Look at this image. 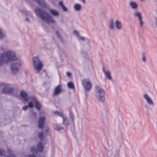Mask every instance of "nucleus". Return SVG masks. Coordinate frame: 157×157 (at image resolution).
Returning a JSON list of instances; mask_svg holds the SVG:
<instances>
[{"label": "nucleus", "mask_w": 157, "mask_h": 157, "mask_svg": "<svg viewBox=\"0 0 157 157\" xmlns=\"http://www.w3.org/2000/svg\"><path fill=\"white\" fill-rule=\"evenodd\" d=\"M49 10L51 14L55 17H58L59 15V12L56 10L49 9Z\"/></svg>", "instance_id": "17"}, {"label": "nucleus", "mask_w": 157, "mask_h": 157, "mask_svg": "<svg viewBox=\"0 0 157 157\" xmlns=\"http://www.w3.org/2000/svg\"><path fill=\"white\" fill-rule=\"evenodd\" d=\"M33 63L34 69L36 71V73L40 72L43 67V64L38 57H34L33 58Z\"/></svg>", "instance_id": "4"}, {"label": "nucleus", "mask_w": 157, "mask_h": 157, "mask_svg": "<svg viewBox=\"0 0 157 157\" xmlns=\"http://www.w3.org/2000/svg\"><path fill=\"white\" fill-rule=\"evenodd\" d=\"M115 26L116 29L120 30L122 27L121 23L118 20H116L115 22Z\"/></svg>", "instance_id": "16"}, {"label": "nucleus", "mask_w": 157, "mask_h": 157, "mask_svg": "<svg viewBox=\"0 0 157 157\" xmlns=\"http://www.w3.org/2000/svg\"><path fill=\"white\" fill-rule=\"evenodd\" d=\"M28 157H36V155L34 154L29 155Z\"/></svg>", "instance_id": "42"}, {"label": "nucleus", "mask_w": 157, "mask_h": 157, "mask_svg": "<svg viewBox=\"0 0 157 157\" xmlns=\"http://www.w3.org/2000/svg\"><path fill=\"white\" fill-rule=\"evenodd\" d=\"M20 96L23 98L25 101H28L27 94V93L23 90H22L20 92Z\"/></svg>", "instance_id": "15"}, {"label": "nucleus", "mask_w": 157, "mask_h": 157, "mask_svg": "<svg viewBox=\"0 0 157 157\" xmlns=\"http://www.w3.org/2000/svg\"><path fill=\"white\" fill-rule=\"evenodd\" d=\"M145 107L146 108H147V105H145Z\"/></svg>", "instance_id": "51"}, {"label": "nucleus", "mask_w": 157, "mask_h": 157, "mask_svg": "<svg viewBox=\"0 0 157 157\" xmlns=\"http://www.w3.org/2000/svg\"><path fill=\"white\" fill-rule=\"evenodd\" d=\"M28 107V106L26 105L24 106L23 107L22 109L24 110H26L27 109Z\"/></svg>", "instance_id": "41"}, {"label": "nucleus", "mask_w": 157, "mask_h": 157, "mask_svg": "<svg viewBox=\"0 0 157 157\" xmlns=\"http://www.w3.org/2000/svg\"><path fill=\"white\" fill-rule=\"evenodd\" d=\"M31 99L32 100V101H35H35H37L36 99V98L35 97L33 96H32L31 97Z\"/></svg>", "instance_id": "40"}, {"label": "nucleus", "mask_w": 157, "mask_h": 157, "mask_svg": "<svg viewBox=\"0 0 157 157\" xmlns=\"http://www.w3.org/2000/svg\"><path fill=\"white\" fill-rule=\"evenodd\" d=\"M134 16L138 17L140 27H142L144 23L142 20V17L141 12L138 11H136L134 12Z\"/></svg>", "instance_id": "11"}, {"label": "nucleus", "mask_w": 157, "mask_h": 157, "mask_svg": "<svg viewBox=\"0 0 157 157\" xmlns=\"http://www.w3.org/2000/svg\"><path fill=\"white\" fill-rule=\"evenodd\" d=\"M53 127L54 129L57 131L63 129V128L62 126L58 125L57 124H53Z\"/></svg>", "instance_id": "22"}, {"label": "nucleus", "mask_w": 157, "mask_h": 157, "mask_svg": "<svg viewBox=\"0 0 157 157\" xmlns=\"http://www.w3.org/2000/svg\"><path fill=\"white\" fill-rule=\"evenodd\" d=\"M66 75L67 76L70 77L71 75V74L69 72H67L66 73Z\"/></svg>", "instance_id": "44"}, {"label": "nucleus", "mask_w": 157, "mask_h": 157, "mask_svg": "<svg viewBox=\"0 0 157 157\" xmlns=\"http://www.w3.org/2000/svg\"><path fill=\"white\" fill-rule=\"evenodd\" d=\"M17 57L13 52L8 51L0 54V66L4 63H7L9 62L16 60Z\"/></svg>", "instance_id": "2"}, {"label": "nucleus", "mask_w": 157, "mask_h": 157, "mask_svg": "<svg viewBox=\"0 0 157 157\" xmlns=\"http://www.w3.org/2000/svg\"><path fill=\"white\" fill-rule=\"evenodd\" d=\"M35 12L36 15L42 21L47 24L55 23L54 21L52 16L48 12L42 9L36 7L35 9Z\"/></svg>", "instance_id": "1"}, {"label": "nucleus", "mask_w": 157, "mask_h": 157, "mask_svg": "<svg viewBox=\"0 0 157 157\" xmlns=\"http://www.w3.org/2000/svg\"><path fill=\"white\" fill-rule=\"evenodd\" d=\"M25 20H26V21H27L28 22L29 21V19L28 18H26Z\"/></svg>", "instance_id": "49"}, {"label": "nucleus", "mask_w": 157, "mask_h": 157, "mask_svg": "<svg viewBox=\"0 0 157 157\" xmlns=\"http://www.w3.org/2000/svg\"><path fill=\"white\" fill-rule=\"evenodd\" d=\"M6 154V151L2 149H0V155L1 156H5Z\"/></svg>", "instance_id": "32"}, {"label": "nucleus", "mask_w": 157, "mask_h": 157, "mask_svg": "<svg viewBox=\"0 0 157 157\" xmlns=\"http://www.w3.org/2000/svg\"><path fill=\"white\" fill-rule=\"evenodd\" d=\"M61 85H59L55 88L53 93L54 96H57L59 94L61 91Z\"/></svg>", "instance_id": "12"}, {"label": "nucleus", "mask_w": 157, "mask_h": 157, "mask_svg": "<svg viewBox=\"0 0 157 157\" xmlns=\"http://www.w3.org/2000/svg\"><path fill=\"white\" fill-rule=\"evenodd\" d=\"M56 34L57 36L61 40L62 39V37L61 34L59 33V32L58 31H56Z\"/></svg>", "instance_id": "33"}, {"label": "nucleus", "mask_w": 157, "mask_h": 157, "mask_svg": "<svg viewBox=\"0 0 157 157\" xmlns=\"http://www.w3.org/2000/svg\"><path fill=\"white\" fill-rule=\"evenodd\" d=\"M63 124L67 126L69 124L67 118L66 117H63Z\"/></svg>", "instance_id": "26"}, {"label": "nucleus", "mask_w": 157, "mask_h": 157, "mask_svg": "<svg viewBox=\"0 0 157 157\" xmlns=\"http://www.w3.org/2000/svg\"><path fill=\"white\" fill-rule=\"evenodd\" d=\"M40 115L39 119L38 121V127L39 128L41 129L43 127L45 122V113L43 111L40 112Z\"/></svg>", "instance_id": "9"}, {"label": "nucleus", "mask_w": 157, "mask_h": 157, "mask_svg": "<svg viewBox=\"0 0 157 157\" xmlns=\"http://www.w3.org/2000/svg\"><path fill=\"white\" fill-rule=\"evenodd\" d=\"M80 1H82L83 3L85 4L86 2L85 0H80Z\"/></svg>", "instance_id": "46"}, {"label": "nucleus", "mask_w": 157, "mask_h": 157, "mask_svg": "<svg viewBox=\"0 0 157 157\" xmlns=\"http://www.w3.org/2000/svg\"><path fill=\"white\" fill-rule=\"evenodd\" d=\"M54 114L56 115H57L59 116L63 117V114L62 113L60 112L59 111H56L54 112Z\"/></svg>", "instance_id": "31"}, {"label": "nucleus", "mask_w": 157, "mask_h": 157, "mask_svg": "<svg viewBox=\"0 0 157 157\" xmlns=\"http://www.w3.org/2000/svg\"><path fill=\"white\" fill-rule=\"evenodd\" d=\"M81 5L78 3H76L74 4V9L75 11H79L81 9Z\"/></svg>", "instance_id": "20"}, {"label": "nucleus", "mask_w": 157, "mask_h": 157, "mask_svg": "<svg viewBox=\"0 0 157 157\" xmlns=\"http://www.w3.org/2000/svg\"><path fill=\"white\" fill-rule=\"evenodd\" d=\"M7 48L6 46H2L0 48V53L2 54L4 53V52L7 49Z\"/></svg>", "instance_id": "28"}, {"label": "nucleus", "mask_w": 157, "mask_h": 157, "mask_svg": "<svg viewBox=\"0 0 157 157\" xmlns=\"http://www.w3.org/2000/svg\"><path fill=\"white\" fill-rule=\"evenodd\" d=\"M82 83L85 89V92L86 95L87 92L91 89L92 84L91 82L86 79H83L82 80Z\"/></svg>", "instance_id": "6"}, {"label": "nucleus", "mask_w": 157, "mask_h": 157, "mask_svg": "<svg viewBox=\"0 0 157 157\" xmlns=\"http://www.w3.org/2000/svg\"><path fill=\"white\" fill-rule=\"evenodd\" d=\"M30 150L33 152H35L36 151V149L34 147H32L30 148Z\"/></svg>", "instance_id": "36"}, {"label": "nucleus", "mask_w": 157, "mask_h": 157, "mask_svg": "<svg viewBox=\"0 0 157 157\" xmlns=\"http://www.w3.org/2000/svg\"><path fill=\"white\" fill-rule=\"evenodd\" d=\"M35 1H36L37 2H38V1L39 0H34Z\"/></svg>", "instance_id": "50"}, {"label": "nucleus", "mask_w": 157, "mask_h": 157, "mask_svg": "<svg viewBox=\"0 0 157 157\" xmlns=\"http://www.w3.org/2000/svg\"><path fill=\"white\" fill-rule=\"evenodd\" d=\"M154 13L156 15H157V10H156L155 11Z\"/></svg>", "instance_id": "48"}, {"label": "nucleus", "mask_w": 157, "mask_h": 157, "mask_svg": "<svg viewBox=\"0 0 157 157\" xmlns=\"http://www.w3.org/2000/svg\"><path fill=\"white\" fill-rule=\"evenodd\" d=\"M7 152L10 155V156H5V157H16V155L14 154L13 151L9 149H8Z\"/></svg>", "instance_id": "24"}, {"label": "nucleus", "mask_w": 157, "mask_h": 157, "mask_svg": "<svg viewBox=\"0 0 157 157\" xmlns=\"http://www.w3.org/2000/svg\"><path fill=\"white\" fill-rule=\"evenodd\" d=\"M59 5L61 7H62L64 5L62 1H60L59 2Z\"/></svg>", "instance_id": "39"}, {"label": "nucleus", "mask_w": 157, "mask_h": 157, "mask_svg": "<svg viewBox=\"0 0 157 157\" xmlns=\"http://www.w3.org/2000/svg\"><path fill=\"white\" fill-rule=\"evenodd\" d=\"M154 19L155 25L157 27V18L156 17H154Z\"/></svg>", "instance_id": "43"}, {"label": "nucleus", "mask_w": 157, "mask_h": 157, "mask_svg": "<svg viewBox=\"0 0 157 157\" xmlns=\"http://www.w3.org/2000/svg\"><path fill=\"white\" fill-rule=\"evenodd\" d=\"M129 6L133 10H136L137 9L138 5L137 4L134 2L132 1L130 2Z\"/></svg>", "instance_id": "19"}, {"label": "nucleus", "mask_w": 157, "mask_h": 157, "mask_svg": "<svg viewBox=\"0 0 157 157\" xmlns=\"http://www.w3.org/2000/svg\"><path fill=\"white\" fill-rule=\"evenodd\" d=\"M120 151L118 150L116 151V153L115 154L114 157H118L119 156V153Z\"/></svg>", "instance_id": "35"}, {"label": "nucleus", "mask_w": 157, "mask_h": 157, "mask_svg": "<svg viewBox=\"0 0 157 157\" xmlns=\"http://www.w3.org/2000/svg\"><path fill=\"white\" fill-rule=\"evenodd\" d=\"M21 66L20 62L19 61H17L13 62L11 65V70L14 74H16L18 73L20 70Z\"/></svg>", "instance_id": "5"}, {"label": "nucleus", "mask_w": 157, "mask_h": 157, "mask_svg": "<svg viewBox=\"0 0 157 157\" xmlns=\"http://www.w3.org/2000/svg\"><path fill=\"white\" fill-rule=\"evenodd\" d=\"M69 117L72 122L74 123V115L71 111H70Z\"/></svg>", "instance_id": "29"}, {"label": "nucleus", "mask_w": 157, "mask_h": 157, "mask_svg": "<svg viewBox=\"0 0 157 157\" xmlns=\"http://www.w3.org/2000/svg\"><path fill=\"white\" fill-rule=\"evenodd\" d=\"M73 33L77 36L79 41H84L85 40L86 44L88 46L89 48L91 47L90 40L84 37L80 36L79 32L76 30H74L73 31Z\"/></svg>", "instance_id": "7"}, {"label": "nucleus", "mask_w": 157, "mask_h": 157, "mask_svg": "<svg viewBox=\"0 0 157 157\" xmlns=\"http://www.w3.org/2000/svg\"><path fill=\"white\" fill-rule=\"evenodd\" d=\"M102 70L105 74L106 78L109 80H112V77L110 71L108 70H105L104 67H102Z\"/></svg>", "instance_id": "14"}, {"label": "nucleus", "mask_w": 157, "mask_h": 157, "mask_svg": "<svg viewBox=\"0 0 157 157\" xmlns=\"http://www.w3.org/2000/svg\"><path fill=\"white\" fill-rule=\"evenodd\" d=\"M48 128L45 129L46 135H47V134L46 133H47L48 131Z\"/></svg>", "instance_id": "47"}, {"label": "nucleus", "mask_w": 157, "mask_h": 157, "mask_svg": "<svg viewBox=\"0 0 157 157\" xmlns=\"http://www.w3.org/2000/svg\"><path fill=\"white\" fill-rule=\"evenodd\" d=\"M109 27L111 30H114L115 29L114 20L113 18H111L109 21Z\"/></svg>", "instance_id": "18"}, {"label": "nucleus", "mask_w": 157, "mask_h": 157, "mask_svg": "<svg viewBox=\"0 0 157 157\" xmlns=\"http://www.w3.org/2000/svg\"><path fill=\"white\" fill-rule=\"evenodd\" d=\"M6 36V33L2 28H0V39H2Z\"/></svg>", "instance_id": "23"}, {"label": "nucleus", "mask_w": 157, "mask_h": 157, "mask_svg": "<svg viewBox=\"0 0 157 157\" xmlns=\"http://www.w3.org/2000/svg\"><path fill=\"white\" fill-rule=\"evenodd\" d=\"M28 107L32 108L33 106V103L32 102H30L29 103Z\"/></svg>", "instance_id": "38"}, {"label": "nucleus", "mask_w": 157, "mask_h": 157, "mask_svg": "<svg viewBox=\"0 0 157 157\" xmlns=\"http://www.w3.org/2000/svg\"><path fill=\"white\" fill-rule=\"evenodd\" d=\"M142 60L144 63H146V56L144 53H143L142 54Z\"/></svg>", "instance_id": "34"}, {"label": "nucleus", "mask_w": 157, "mask_h": 157, "mask_svg": "<svg viewBox=\"0 0 157 157\" xmlns=\"http://www.w3.org/2000/svg\"><path fill=\"white\" fill-rule=\"evenodd\" d=\"M1 85L3 86L2 90V93L5 94H12L13 93L14 89L10 85L7 84L4 85V84L2 83Z\"/></svg>", "instance_id": "8"}, {"label": "nucleus", "mask_w": 157, "mask_h": 157, "mask_svg": "<svg viewBox=\"0 0 157 157\" xmlns=\"http://www.w3.org/2000/svg\"><path fill=\"white\" fill-rule=\"evenodd\" d=\"M32 113H33V115L35 117H36V113H35V112H33V111H32Z\"/></svg>", "instance_id": "45"}, {"label": "nucleus", "mask_w": 157, "mask_h": 157, "mask_svg": "<svg viewBox=\"0 0 157 157\" xmlns=\"http://www.w3.org/2000/svg\"><path fill=\"white\" fill-rule=\"evenodd\" d=\"M67 86L68 88L70 89H74V85L71 82H69L67 84Z\"/></svg>", "instance_id": "30"}, {"label": "nucleus", "mask_w": 157, "mask_h": 157, "mask_svg": "<svg viewBox=\"0 0 157 157\" xmlns=\"http://www.w3.org/2000/svg\"><path fill=\"white\" fill-rule=\"evenodd\" d=\"M37 2L41 6L45 8L48 9L50 8V7L47 5L46 2L43 0H39Z\"/></svg>", "instance_id": "13"}, {"label": "nucleus", "mask_w": 157, "mask_h": 157, "mask_svg": "<svg viewBox=\"0 0 157 157\" xmlns=\"http://www.w3.org/2000/svg\"><path fill=\"white\" fill-rule=\"evenodd\" d=\"M63 10L64 12H66L67 10V9L64 5L61 7Z\"/></svg>", "instance_id": "37"}, {"label": "nucleus", "mask_w": 157, "mask_h": 157, "mask_svg": "<svg viewBox=\"0 0 157 157\" xmlns=\"http://www.w3.org/2000/svg\"><path fill=\"white\" fill-rule=\"evenodd\" d=\"M95 89L97 100L99 102H103L105 100L104 90L98 85L95 86Z\"/></svg>", "instance_id": "3"}, {"label": "nucleus", "mask_w": 157, "mask_h": 157, "mask_svg": "<svg viewBox=\"0 0 157 157\" xmlns=\"http://www.w3.org/2000/svg\"><path fill=\"white\" fill-rule=\"evenodd\" d=\"M143 97L148 104L151 106L154 105V102L148 94L147 93H145L143 94Z\"/></svg>", "instance_id": "10"}, {"label": "nucleus", "mask_w": 157, "mask_h": 157, "mask_svg": "<svg viewBox=\"0 0 157 157\" xmlns=\"http://www.w3.org/2000/svg\"><path fill=\"white\" fill-rule=\"evenodd\" d=\"M44 148V145L41 142H39L37 144V149L39 151L42 152Z\"/></svg>", "instance_id": "21"}, {"label": "nucleus", "mask_w": 157, "mask_h": 157, "mask_svg": "<svg viewBox=\"0 0 157 157\" xmlns=\"http://www.w3.org/2000/svg\"><path fill=\"white\" fill-rule=\"evenodd\" d=\"M35 104L36 108L39 111L41 107V104L37 101H35Z\"/></svg>", "instance_id": "27"}, {"label": "nucleus", "mask_w": 157, "mask_h": 157, "mask_svg": "<svg viewBox=\"0 0 157 157\" xmlns=\"http://www.w3.org/2000/svg\"><path fill=\"white\" fill-rule=\"evenodd\" d=\"M45 133L44 132V130H43L41 132H39L38 135V137L41 141H42L44 140V136Z\"/></svg>", "instance_id": "25"}, {"label": "nucleus", "mask_w": 157, "mask_h": 157, "mask_svg": "<svg viewBox=\"0 0 157 157\" xmlns=\"http://www.w3.org/2000/svg\"><path fill=\"white\" fill-rule=\"evenodd\" d=\"M141 1H143L144 0H140Z\"/></svg>", "instance_id": "52"}]
</instances>
